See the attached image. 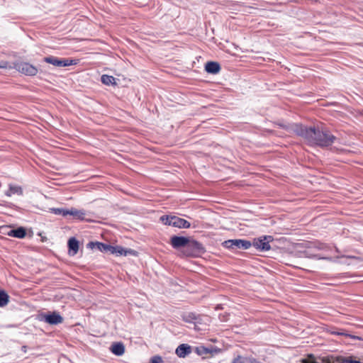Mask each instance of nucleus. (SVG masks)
Listing matches in <instances>:
<instances>
[{
  "instance_id": "obj_1",
  "label": "nucleus",
  "mask_w": 363,
  "mask_h": 363,
  "mask_svg": "<svg viewBox=\"0 0 363 363\" xmlns=\"http://www.w3.org/2000/svg\"><path fill=\"white\" fill-rule=\"evenodd\" d=\"M291 128L294 133L303 138L311 146L326 147L332 145L336 140V137L329 130H320L318 126L295 123Z\"/></svg>"
},
{
  "instance_id": "obj_2",
  "label": "nucleus",
  "mask_w": 363,
  "mask_h": 363,
  "mask_svg": "<svg viewBox=\"0 0 363 363\" xmlns=\"http://www.w3.org/2000/svg\"><path fill=\"white\" fill-rule=\"evenodd\" d=\"M13 67L18 72L28 77H34L38 72H43L42 69L27 62H15Z\"/></svg>"
},
{
  "instance_id": "obj_3",
  "label": "nucleus",
  "mask_w": 363,
  "mask_h": 363,
  "mask_svg": "<svg viewBox=\"0 0 363 363\" xmlns=\"http://www.w3.org/2000/svg\"><path fill=\"white\" fill-rule=\"evenodd\" d=\"M160 220L164 225L178 228L188 229L191 228V223L188 220L176 216L164 215L160 217Z\"/></svg>"
},
{
  "instance_id": "obj_4",
  "label": "nucleus",
  "mask_w": 363,
  "mask_h": 363,
  "mask_svg": "<svg viewBox=\"0 0 363 363\" xmlns=\"http://www.w3.org/2000/svg\"><path fill=\"white\" fill-rule=\"evenodd\" d=\"M203 245L194 239H189V243L183 250V254L186 257H197L205 252Z\"/></svg>"
},
{
  "instance_id": "obj_5",
  "label": "nucleus",
  "mask_w": 363,
  "mask_h": 363,
  "mask_svg": "<svg viewBox=\"0 0 363 363\" xmlns=\"http://www.w3.org/2000/svg\"><path fill=\"white\" fill-rule=\"evenodd\" d=\"M222 246L232 251L237 250H248L252 247L250 240L243 239H231L222 242Z\"/></svg>"
},
{
  "instance_id": "obj_6",
  "label": "nucleus",
  "mask_w": 363,
  "mask_h": 363,
  "mask_svg": "<svg viewBox=\"0 0 363 363\" xmlns=\"http://www.w3.org/2000/svg\"><path fill=\"white\" fill-rule=\"evenodd\" d=\"M43 62L52 65L57 67H64L77 64V60L70 58H59L53 55H49L43 58Z\"/></svg>"
},
{
  "instance_id": "obj_7",
  "label": "nucleus",
  "mask_w": 363,
  "mask_h": 363,
  "mask_svg": "<svg viewBox=\"0 0 363 363\" xmlns=\"http://www.w3.org/2000/svg\"><path fill=\"white\" fill-rule=\"evenodd\" d=\"M274 241V238L271 235H262L255 238L251 242L252 246L260 252H266L271 249L270 242Z\"/></svg>"
},
{
  "instance_id": "obj_8",
  "label": "nucleus",
  "mask_w": 363,
  "mask_h": 363,
  "mask_svg": "<svg viewBox=\"0 0 363 363\" xmlns=\"http://www.w3.org/2000/svg\"><path fill=\"white\" fill-rule=\"evenodd\" d=\"M40 320H43L50 325H58L63 322V318L55 311L41 315Z\"/></svg>"
},
{
  "instance_id": "obj_9",
  "label": "nucleus",
  "mask_w": 363,
  "mask_h": 363,
  "mask_svg": "<svg viewBox=\"0 0 363 363\" xmlns=\"http://www.w3.org/2000/svg\"><path fill=\"white\" fill-rule=\"evenodd\" d=\"M189 238L184 236L173 235L170 238L169 243L174 249L178 250L182 247L184 249L186 245L189 243Z\"/></svg>"
},
{
  "instance_id": "obj_10",
  "label": "nucleus",
  "mask_w": 363,
  "mask_h": 363,
  "mask_svg": "<svg viewBox=\"0 0 363 363\" xmlns=\"http://www.w3.org/2000/svg\"><path fill=\"white\" fill-rule=\"evenodd\" d=\"M191 351L192 347L189 345L183 343L177 347L175 354L180 358H184L189 355Z\"/></svg>"
},
{
  "instance_id": "obj_11",
  "label": "nucleus",
  "mask_w": 363,
  "mask_h": 363,
  "mask_svg": "<svg viewBox=\"0 0 363 363\" xmlns=\"http://www.w3.org/2000/svg\"><path fill=\"white\" fill-rule=\"evenodd\" d=\"M67 245L69 255H75L79 250V241L74 237H72L68 240Z\"/></svg>"
},
{
  "instance_id": "obj_12",
  "label": "nucleus",
  "mask_w": 363,
  "mask_h": 363,
  "mask_svg": "<svg viewBox=\"0 0 363 363\" xmlns=\"http://www.w3.org/2000/svg\"><path fill=\"white\" fill-rule=\"evenodd\" d=\"M68 216H72L74 219L79 220H85L86 211L83 209L78 210L72 207L68 210Z\"/></svg>"
},
{
  "instance_id": "obj_13",
  "label": "nucleus",
  "mask_w": 363,
  "mask_h": 363,
  "mask_svg": "<svg viewBox=\"0 0 363 363\" xmlns=\"http://www.w3.org/2000/svg\"><path fill=\"white\" fill-rule=\"evenodd\" d=\"M6 235L17 238H24L26 235V230L23 227H18L15 229H10Z\"/></svg>"
},
{
  "instance_id": "obj_14",
  "label": "nucleus",
  "mask_w": 363,
  "mask_h": 363,
  "mask_svg": "<svg viewBox=\"0 0 363 363\" xmlns=\"http://www.w3.org/2000/svg\"><path fill=\"white\" fill-rule=\"evenodd\" d=\"M182 319L186 323L194 324L200 323L201 320V316L193 312H189L184 314L182 316Z\"/></svg>"
},
{
  "instance_id": "obj_15",
  "label": "nucleus",
  "mask_w": 363,
  "mask_h": 363,
  "mask_svg": "<svg viewBox=\"0 0 363 363\" xmlns=\"http://www.w3.org/2000/svg\"><path fill=\"white\" fill-rule=\"evenodd\" d=\"M205 70L209 74H216L220 70V65L217 62L210 61L206 62L205 65Z\"/></svg>"
},
{
  "instance_id": "obj_16",
  "label": "nucleus",
  "mask_w": 363,
  "mask_h": 363,
  "mask_svg": "<svg viewBox=\"0 0 363 363\" xmlns=\"http://www.w3.org/2000/svg\"><path fill=\"white\" fill-rule=\"evenodd\" d=\"M89 245H96L97 249L99 251H101L102 252H108L110 254H112L113 250L115 249L114 246H112L108 244L103 243V242H96L95 243L90 242V243H89Z\"/></svg>"
},
{
  "instance_id": "obj_17",
  "label": "nucleus",
  "mask_w": 363,
  "mask_h": 363,
  "mask_svg": "<svg viewBox=\"0 0 363 363\" xmlns=\"http://www.w3.org/2000/svg\"><path fill=\"white\" fill-rule=\"evenodd\" d=\"M111 352L116 356H121L125 352V346L121 342H113L110 348Z\"/></svg>"
},
{
  "instance_id": "obj_18",
  "label": "nucleus",
  "mask_w": 363,
  "mask_h": 363,
  "mask_svg": "<svg viewBox=\"0 0 363 363\" xmlns=\"http://www.w3.org/2000/svg\"><path fill=\"white\" fill-rule=\"evenodd\" d=\"M232 363H261L257 359L252 357H243L241 355H238L234 357Z\"/></svg>"
},
{
  "instance_id": "obj_19",
  "label": "nucleus",
  "mask_w": 363,
  "mask_h": 363,
  "mask_svg": "<svg viewBox=\"0 0 363 363\" xmlns=\"http://www.w3.org/2000/svg\"><path fill=\"white\" fill-rule=\"evenodd\" d=\"M23 189L20 186L9 185L8 191H6L5 194L7 196H11L12 194L23 195Z\"/></svg>"
},
{
  "instance_id": "obj_20",
  "label": "nucleus",
  "mask_w": 363,
  "mask_h": 363,
  "mask_svg": "<svg viewBox=\"0 0 363 363\" xmlns=\"http://www.w3.org/2000/svg\"><path fill=\"white\" fill-rule=\"evenodd\" d=\"M101 81L105 85H116V78L111 75L103 74Z\"/></svg>"
},
{
  "instance_id": "obj_21",
  "label": "nucleus",
  "mask_w": 363,
  "mask_h": 363,
  "mask_svg": "<svg viewBox=\"0 0 363 363\" xmlns=\"http://www.w3.org/2000/svg\"><path fill=\"white\" fill-rule=\"evenodd\" d=\"M9 301V296L8 294L4 290H0V307H4L7 305Z\"/></svg>"
},
{
  "instance_id": "obj_22",
  "label": "nucleus",
  "mask_w": 363,
  "mask_h": 363,
  "mask_svg": "<svg viewBox=\"0 0 363 363\" xmlns=\"http://www.w3.org/2000/svg\"><path fill=\"white\" fill-rule=\"evenodd\" d=\"M68 210L69 208H52L50 209L51 212L55 215H60L63 217H66L68 216Z\"/></svg>"
},
{
  "instance_id": "obj_23",
  "label": "nucleus",
  "mask_w": 363,
  "mask_h": 363,
  "mask_svg": "<svg viewBox=\"0 0 363 363\" xmlns=\"http://www.w3.org/2000/svg\"><path fill=\"white\" fill-rule=\"evenodd\" d=\"M114 250H113L112 255H124L126 256L125 249L121 246H114Z\"/></svg>"
},
{
  "instance_id": "obj_24",
  "label": "nucleus",
  "mask_w": 363,
  "mask_h": 363,
  "mask_svg": "<svg viewBox=\"0 0 363 363\" xmlns=\"http://www.w3.org/2000/svg\"><path fill=\"white\" fill-rule=\"evenodd\" d=\"M314 247L318 250H324V251L328 250L329 248V247L326 244L322 243V242L314 243Z\"/></svg>"
},
{
  "instance_id": "obj_25",
  "label": "nucleus",
  "mask_w": 363,
  "mask_h": 363,
  "mask_svg": "<svg viewBox=\"0 0 363 363\" xmlns=\"http://www.w3.org/2000/svg\"><path fill=\"white\" fill-rule=\"evenodd\" d=\"M195 350L196 353L199 355L209 352V350L203 346L196 347Z\"/></svg>"
},
{
  "instance_id": "obj_26",
  "label": "nucleus",
  "mask_w": 363,
  "mask_h": 363,
  "mask_svg": "<svg viewBox=\"0 0 363 363\" xmlns=\"http://www.w3.org/2000/svg\"><path fill=\"white\" fill-rule=\"evenodd\" d=\"M150 363H164V362L161 356L155 355L150 358Z\"/></svg>"
},
{
  "instance_id": "obj_27",
  "label": "nucleus",
  "mask_w": 363,
  "mask_h": 363,
  "mask_svg": "<svg viewBox=\"0 0 363 363\" xmlns=\"http://www.w3.org/2000/svg\"><path fill=\"white\" fill-rule=\"evenodd\" d=\"M333 334L337 335L350 336L351 338H353V339H359L357 336L349 335V334H347V333H342V332H333Z\"/></svg>"
},
{
  "instance_id": "obj_28",
  "label": "nucleus",
  "mask_w": 363,
  "mask_h": 363,
  "mask_svg": "<svg viewBox=\"0 0 363 363\" xmlns=\"http://www.w3.org/2000/svg\"><path fill=\"white\" fill-rule=\"evenodd\" d=\"M340 363H362L359 361L354 360L350 358H344Z\"/></svg>"
},
{
  "instance_id": "obj_29",
  "label": "nucleus",
  "mask_w": 363,
  "mask_h": 363,
  "mask_svg": "<svg viewBox=\"0 0 363 363\" xmlns=\"http://www.w3.org/2000/svg\"><path fill=\"white\" fill-rule=\"evenodd\" d=\"M125 253L126 256L129 255L135 256L138 254V252L135 250L132 249H125Z\"/></svg>"
},
{
  "instance_id": "obj_30",
  "label": "nucleus",
  "mask_w": 363,
  "mask_h": 363,
  "mask_svg": "<svg viewBox=\"0 0 363 363\" xmlns=\"http://www.w3.org/2000/svg\"><path fill=\"white\" fill-rule=\"evenodd\" d=\"M9 67V62L4 60H0V68L6 69Z\"/></svg>"
}]
</instances>
